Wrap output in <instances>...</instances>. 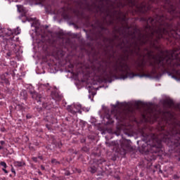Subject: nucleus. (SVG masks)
Returning a JSON list of instances; mask_svg holds the SVG:
<instances>
[{
	"label": "nucleus",
	"mask_w": 180,
	"mask_h": 180,
	"mask_svg": "<svg viewBox=\"0 0 180 180\" xmlns=\"http://www.w3.org/2000/svg\"><path fill=\"white\" fill-rule=\"evenodd\" d=\"M172 18L155 14V17H143L145 34L137 30L124 34V54L115 62L102 60L95 67L98 77L112 82L120 75L127 78H160L158 71L180 67V8L164 5Z\"/></svg>",
	"instance_id": "nucleus-1"
},
{
	"label": "nucleus",
	"mask_w": 180,
	"mask_h": 180,
	"mask_svg": "<svg viewBox=\"0 0 180 180\" xmlns=\"http://www.w3.org/2000/svg\"><path fill=\"white\" fill-rule=\"evenodd\" d=\"M152 4H159L160 0H148ZM128 6L136 9L142 13H147L151 11V5L147 3L139 4L137 0H84V9L93 13H99L101 16V21L98 20V26L101 30L100 37H103L102 32L108 31L105 26L115 25V20H123L126 22V15L120 11L122 8Z\"/></svg>",
	"instance_id": "nucleus-2"
},
{
	"label": "nucleus",
	"mask_w": 180,
	"mask_h": 180,
	"mask_svg": "<svg viewBox=\"0 0 180 180\" xmlns=\"http://www.w3.org/2000/svg\"><path fill=\"white\" fill-rule=\"evenodd\" d=\"M143 137L142 141L145 143V145L143 143L142 147L150 146L151 153H155V154L161 151L162 141L167 142L172 148L180 147V130L172 129L170 131H165L162 128V131L160 132V134H151L148 135L143 134Z\"/></svg>",
	"instance_id": "nucleus-3"
},
{
	"label": "nucleus",
	"mask_w": 180,
	"mask_h": 180,
	"mask_svg": "<svg viewBox=\"0 0 180 180\" xmlns=\"http://www.w3.org/2000/svg\"><path fill=\"white\" fill-rule=\"evenodd\" d=\"M119 101H117L116 104L111 105V115L107 114L104 119H107V124H112L113 123V119H115L116 120H119L121 122V120H124V119L126 118L124 117V114H123V112L120 110H117V108H119Z\"/></svg>",
	"instance_id": "nucleus-4"
},
{
	"label": "nucleus",
	"mask_w": 180,
	"mask_h": 180,
	"mask_svg": "<svg viewBox=\"0 0 180 180\" xmlns=\"http://www.w3.org/2000/svg\"><path fill=\"white\" fill-rule=\"evenodd\" d=\"M19 40V37H13V38H9L7 39V44H6V49L10 50L11 51H13L15 54H20L19 51H20V46L16 45L15 41H18Z\"/></svg>",
	"instance_id": "nucleus-5"
},
{
	"label": "nucleus",
	"mask_w": 180,
	"mask_h": 180,
	"mask_svg": "<svg viewBox=\"0 0 180 180\" xmlns=\"http://www.w3.org/2000/svg\"><path fill=\"white\" fill-rule=\"evenodd\" d=\"M130 140L122 139L120 141L121 148L120 150L121 155H126L129 151L133 150L131 145L130 144Z\"/></svg>",
	"instance_id": "nucleus-6"
},
{
	"label": "nucleus",
	"mask_w": 180,
	"mask_h": 180,
	"mask_svg": "<svg viewBox=\"0 0 180 180\" xmlns=\"http://www.w3.org/2000/svg\"><path fill=\"white\" fill-rule=\"evenodd\" d=\"M30 93L31 94L32 99H34L37 102H42V108L47 109V110L51 109V105H49V103H46L43 101L44 98L41 97V94H39V93L36 91H30Z\"/></svg>",
	"instance_id": "nucleus-7"
},
{
	"label": "nucleus",
	"mask_w": 180,
	"mask_h": 180,
	"mask_svg": "<svg viewBox=\"0 0 180 180\" xmlns=\"http://www.w3.org/2000/svg\"><path fill=\"white\" fill-rule=\"evenodd\" d=\"M4 38L6 39V42L7 43L8 39H13V37H15V36H18V34H20V30L19 27H17L15 30L11 29H4Z\"/></svg>",
	"instance_id": "nucleus-8"
},
{
	"label": "nucleus",
	"mask_w": 180,
	"mask_h": 180,
	"mask_svg": "<svg viewBox=\"0 0 180 180\" xmlns=\"http://www.w3.org/2000/svg\"><path fill=\"white\" fill-rule=\"evenodd\" d=\"M88 171L89 172H91V174H96V172L98 171V166L96 165L93 161H90Z\"/></svg>",
	"instance_id": "nucleus-9"
},
{
	"label": "nucleus",
	"mask_w": 180,
	"mask_h": 180,
	"mask_svg": "<svg viewBox=\"0 0 180 180\" xmlns=\"http://www.w3.org/2000/svg\"><path fill=\"white\" fill-rule=\"evenodd\" d=\"M163 103L164 105H167L169 108L174 106V101L172 100H165Z\"/></svg>",
	"instance_id": "nucleus-10"
},
{
	"label": "nucleus",
	"mask_w": 180,
	"mask_h": 180,
	"mask_svg": "<svg viewBox=\"0 0 180 180\" xmlns=\"http://www.w3.org/2000/svg\"><path fill=\"white\" fill-rule=\"evenodd\" d=\"M93 162L95 163V165L98 167V165H101V164H103L105 162V159L101 158L99 160H94Z\"/></svg>",
	"instance_id": "nucleus-11"
},
{
	"label": "nucleus",
	"mask_w": 180,
	"mask_h": 180,
	"mask_svg": "<svg viewBox=\"0 0 180 180\" xmlns=\"http://www.w3.org/2000/svg\"><path fill=\"white\" fill-rule=\"evenodd\" d=\"M74 108L75 109L77 110L76 112L80 113V114L82 113V111L81 110V109H82V105L81 104H78V103L75 104Z\"/></svg>",
	"instance_id": "nucleus-12"
},
{
	"label": "nucleus",
	"mask_w": 180,
	"mask_h": 180,
	"mask_svg": "<svg viewBox=\"0 0 180 180\" xmlns=\"http://www.w3.org/2000/svg\"><path fill=\"white\" fill-rule=\"evenodd\" d=\"M23 165H25V162H14V167H16L17 168H20L22 167H23Z\"/></svg>",
	"instance_id": "nucleus-13"
},
{
	"label": "nucleus",
	"mask_w": 180,
	"mask_h": 180,
	"mask_svg": "<svg viewBox=\"0 0 180 180\" xmlns=\"http://www.w3.org/2000/svg\"><path fill=\"white\" fill-rule=\"evenodd\" d=\"M50 84H40L39 88H41V89H46L47 91H49L50 89L49 86Z\"/></svg>",
	"instance_id": "nucleus-14"
},
{
	"label": "nucleus",
	"mask_w": 180,
	"mask_h": 180,
	"mask_svg": "<svg viewBox=\"0 0 180 180\" xmlns=\"http://www.w3.org/2000/svg\"><path fill=\"white\" fill-rule=\"evenodd\" d=\"M20 95L21 96H23L24 99H26V98H27V92L26 91V90H22L20 92Z\"/></svg>",
	"instance_id": "nucleus-15"
},
{
	"label": "nucleus",
	"mask_w": 180,
	"mask_h": 180,
	"mask_svg": "<svg viewBox=\"0 0 180 180\" xmlns=\"http://www.w3.org/2000/svg\"><path fill=\"white\" fill-rule=\"evenodd\" d=\"M5 28H0V37H3V39H5V31H4Z\"/></svg>",
	"instance_id": "nucleus-16"
},
{
	"label": "nucleus",
	"mask_w": 180,
	"mask_h": 180,
	"mask_svg": "<svg viewBox=\"0 0 180 180\" xmlns=\"http://www.w3.org/2000/svg\"><path fill=\"white\" fill-rule=\"evenodd\" d=\"M18 109H20V110H25V109H26V107H25L24 103H21L18 105Z\"/></svg>",
	"instance_id": "nucleus-17"
},
{
	"label": "nucleus",
	"mask_w": 180,
	"mask_h": 180,
	"mask_svg": "<svg viewBox=\"0 0 180 180\" xmlns=\"http://www.w3.org/2000/svg\"><path fill=\"white\" fill-rule=\"evenodd\" d=\"M51 162H52V164H53L54 165H60V162L57 161V160H56V159H52V160H51Z\"/></svg>",
	"instance_id": "nucleus-18"
},
{
	"label": "nucleus",
	"mask_w": 180,
	"mask_h": 180,
	"mask_svg": "<svg viewBox=\"0 0 180 180\" xmlns=\"http://www.w3.org/2000/svg\"><path fill=\"white\" fill-rule=\"evenodd\" d=\"M57 54H59L60 57H64V51H63V50L59 49L58 51Z\"/></svg>",
	"instance_id": "nucleus-19"
},
{
	"label": "nucleus",
	"mask_w": 180,
	"mask_h": 180,
	"mask_svg": "<svg viewBox=\"0 0 180 180\" xmlns=\"http://www.w3.org/2000/svg\"><path fill=\"white\" fill-rule=\"evenodd\" d=\"M0 165H1V167H4V168H8V165H6V163L5 162H1Z\"/></svg>",
	"instance_id": "nucleus-20"
},
{
	"label": "nucleus",
	"mask_w": 180,
	"mask_h": 180,
	"mask_svg": "<svg viewBox=\"0 0 180 180\" xmlns=\"http://www.w3.org/2000/svg\"><path fill=\"white\" fill-rule=\"evenodd\" d=\"M0 78L1 79V81H4L5 79H6V75H5V74H3L0 76Z\"/></svg>",
	"instance_id": "nucleus-21"
},
{
	"label": "nucleus",
	"mask_w": 180,
	"mask_h": 180,
	"mask_svg": "<svg viewBox=\"0 0 180 180\" xmlns=\"http://www.w3.org/2000/svg\"><path fill=\"white\" fill-rule=\"evenodd\" d=\"M83 112H89V108H86V107H82L81 108Z\"/></svg>",
	"instance_id": "nucleus-22"
},
{
	"label": "nucleus",
	"mask_w": 180,
	"mask_h": 180,
	"mask_svg": "<svg viewBox=\"0 0 180 180\" xmlns=\"http://www.w3.org/2000/svg\"><path fill=\"white\" fill-rule=\"evenodd\" d=\"M3 81L6 83V86H9V85H11V84H9V80L8 79V78H7V79H5L3 80Z\"/></svg>",
	"instance_id": "nucleus-23"
},
{
	"label": "nucleus",
	"mask_w": 180,
	"mask_h": 180,
	"mask_svg": "<svg viewBox=\"0 0 180 180\" xmlns=\"http://www.w3.org/2000/svg\"><path fill=\"white\" fill-rule=\"evenodd\" d=\"M56 147L58 148H61V147H63V143L61 142H58L56 143Z\"/></svg>",
	"instance_id": "nucleus-24"
},
{
	"label": "nucleus",
	"mask_w": 180,
	"mask_h": 180,
	"mask_svg": "<svg viewBox=\"0 0 180 180\" xmlns=\"http://www.w3.org/2000/svg\"><path fill=\"white\" fill-rule=\"evenodd\" d=\"M6 56H8V57H11V56H12V51L8 50V52L6 53Z\"/></svg>",
	"instance_id": "nucleus-25"
},
{
	"label": "nucleus",
	"mask_w": 180,
	"mask_h": 180,
	"mask_svg": "<svg viewBox=\"0 0 180 180\" xmlns=\"http://www.w3.org/2000/svg\"><path fill=\"white\" fill-rule=\"evenodd\" d=\"M173 178H174V179H179L180 176L179 175H177V174H174L173 176Z\"/></svg>",
	"instance_id": "nucleus-26"
},
{
	"label": "nucleus",
	"mask_w": 180,
	"mask_h": 180,
	"mask_svg": "<svg viewBox=\"0 0 180 180\" xmlns=\"http://www.w3.org/2000/svg\"><path fill=\"white\" fill-rule=\"evenodd\" d=\"M35 27H38V26H40V22L39 21L35 22Z\"/></svg>",
	"instance_id": "nucleus-27"
},
{
	"label": "nucleus",
	"mask_w": 180,
	"mask_h": 180,
	"mask_svg": "<svg viewBox=\"0 0 180 180\" xmlns=\"http://www.w3.org/2000/svg\"><path fill=\"white\" fill-rule=\"evenodd\" d=\"M103 39H104V40L109 41V43L112 44V40H111V39H108V38H106V37H103Z\"/></svg>",
	"instance_id": "nucleus-28"
},
{
	"label": "nucleus",
	"mask_w": 180,
	"mask_h": 180,
	"mask_svg": "<svg viewBox=\"0 0 180 180\" xmlns=\"http://www.w3.org/2000/svg\"><path fill=\"white\" fill-rule=\"evenodd\" d=\"M26 117H27V119H32V115L27 114V115H26Z\"/></svg>",
	"instance_id": "nucleus-29"
},
{
	"label": "nucleus",
	"mask_w": 180,
	"mask_h": 180,
	"mask_svg": "<svg viewBox=\"0 0 180 180\" xmlns=\"http://www.w3.org/2000/svg\"><path fill=\"white\" fill-rule=\"evenodd\" d=\"M46 127L48 129V130H51V127L50 125L46 124Z\"/></svg>",
	"instance_id": "nucleus-30"
},
{
	"label": "nucleus",
	"mask_w": 180,
	"mask_h": 180,
	"mask_svg": "<svg viewBox=\"0 0 180 180\" xmlns=\"http://www.w3.org/2000/svg\"><path fill=\"white\" fill-rule=\"evenodd\" d=\"M11 172H13L14 175H16V172L13 167L11 168Z\"/></svg>",
	"instance_id": "nucleus-31"
},
{
	"label": "nucleus",
	"mask_w": 180,
	"mask_h": 180,
	"mask_svg": "<svg viewBox=\"0 0 180 180\" xmlns=\"http://www.w3.org/2000/svg\"><path fill=\"white\" fill-rule=\"evenodd\" d=\"M32 161H34V162H37V158H32Z\"/></svg>",
	"instance_id": "nucleus-32"
},
{
	"label": "nucleus",
	"mask_w": 180,
	"mask_h": 180,
	"mask_svg": "<svg viewBox=\"0 0 180 180\" xmlns=\"http://www.w3.org/2000/svg\"><path fill=\"white\" fill-rule=\"evenodd\" d=\"M2 171H4V172H5V174H8V170H6L5 168H3Z\"/></svg>",
	"instance_id": "nucleus-33"
},
{
	"label": "nucleus",
	"mask_w": 180,
	"mask_h": 180,
	"mask_svg": "<svg viewBox=\"0 0 180 180\" xmlns=\"http://www.w3.org/2000/svg\"><path fill=\"white\" fill-rule=\"evenodd\" d=\"M65 175H67V176H70V175H71V173H70V172H65Z\"/></svg>",
	"instance_id": "nucleus-34"
},
{
	"label": "nucleus",
	"mask_w": 180,
	"mask_h": 180,
	"mask_svg": "<svg viewBox=\"0 0 180 180\" xmlns=\"http://www.w3.org/2000/svg\"><path fill=\"white\" fill-rule=\"evenodd\" d=\"M11 74L13 77H15V70H13L12 72H11Z\"/></svg>",
	"instance_id": "nucleus-35"
},
{
	"label": "nucleus",
	"mask_w": 180,
	"mask_h": 180,
	"mask_svg": "<svg viewBox=\"0 0 180 180\" xmlns=\"http://www.w3.org/2000/svg\"><path fill=\"white\" fill-rule=\"evenodd\" d=\"M0 144H1V146H4V144H5V142L4 141H1Z\"/></svg>",
	"instance_id": "nucleus-36"
},
{
	"label": "nucleus",
	"mask_w": 180,
	"mask_h": 180,
	"mask_svg": "<svg viewBox=\"0 0 180 180\" xmlns=\"http://www.w3.org/2000/svg\"><path fill=\"white\" fill-rule=\"evenodd\" d=\"M41 169H42L43 171H44V169H46V168L44 167V166L41 165Z\"/></svg>",
	"instance_id": "nucleus-37"
},
{
	"label": "nucleus",
	"mask_w": 180,
	"mask_h": 180,
	"mask_svg": "<svg viewBox=\"0 0 180 180\" xmlns=\"http://www.w3.org/2000/svg\"><path fill=\"white\" fill-rule=\"evenodd\" d=\"M38 158H39V160H43V156H38Z\"/></svg>",
	"instance_id": "nucleus-38"
},
{
	"label": "nucleus",
	"mask_w": 180,
	"mask_h": 180,
	"mask_svg": "<svg viewBox=\"0 0 180 180\" xmlns=\"http://www.w3.org/2000/svg\"><path fill=\"white\" fill-rule=\"evenodd\" d=\"M4 74H5L6 77H8V75H9V73L8 72H5Z\"/></svg>",
	"instance_id": "nucleus-39"
},
{
	"label": "nucleus",
	"mask_w": 180,
	"mask_h": 180,
	"mask_svg": "<svg viewBox=\"0 0 180 180\" xmlns=\"http://www.w3.org/2000/svg\"><path fill=\"white\" fill-rule=\"evenodd\" d=\"M114 30H115V32H120V30H116V28H115Z\"/></svg>",
	"instance_id": "nucleus-40"
},
{
	"label": "nucleus",
	"mask_w": 180,
	"mask_h": 180,
	"mask_svg": "<svg viewBox=\"0 0 180 180\" xmlns=\"http://www.w3.org/2000/svg\"><path fill=\"white\" fill-rule=\"evenodd\" d=\"M172 78H174V79H176V77L175 75H172Z\"/></svg>",
	"instance_id": "nucleus-41"
},
{
	"label": "nucleus",
	"mask_w": 180,
	"mask_h": 180,
	"mask_svg": "<svg viewBox=\"0 0 180 180\" xmlns=\"http://www.w3.org/2000/svg\"><path fill=\"white\" fill-rule=\"evenodd\" d=\"M92 98V96L91 94L89 95V98L91 99Z\"/></svg>",
	"instance_id": "nucleus-42"
},
{
	"label": "nucleus",
	"mask_w": 180,
	"mask_h": 180,
	"mask_svg": "<svg viewBox=\"0 0 180 180\" xmlns=\"http://www.w3.org/2000/svg\"><path fill=\"white\" fill-rule=\"evenodd\" d=\"M60 99H61V96H58V98H57L58 101H60Z\"/></svg>",
	"instance_id": "nucleus-43"
},
{
	"label": "nucleus",
	"mask_w": 180,
	"mask_h": 180,
	"mask_svg": "<svg viewBox=\"0 0 180 180\" xmlns=\"http://www.w3.org/2000/svg\"><path fill=\"white\" fill-rule=\"evenodd\" d=\"M0 150H4V147L0 146Z\"/></svg>",
	"instance_id": "nucleus-44"
},
{
	"label": "nucleus",
	"mask_w": 180,
	"mask_h": 180,
	"mask_svg": "<svg viewBox=\"0 0 180 180\" xmlns=\"http://www.w3.org/2000/svg\"><path fill=\"white\" fill-rule=\"evenodd\" d=\"M140 103H141V102H140V101H138V102L136 103V105H140Z\"/></svg>",
	"instance_id": "nucleus-45"
},
{
	"label": "nucleus",
	"mask_w": 180,
	"mask_h": 180,
	"mask_svg": "<svg viewBox=\"0 0 180 180\" xmlns=\"http://www.w3.org/2000/svg\"><path fill=\"white\" fill-rule=\"evenodd\" d=\"M91 95H93V96H95V93L91 92Z\"/></svg>",
	"instance_id": "nucleus-46"
},
{
	"label": "nucleus",
	"mask_w": 180,
	"mask_h": 180,
	"mask_svg": "<svg viewBox=\"0 0 180 180\" xmlns=\"http://www.w3.org/2000/svg\"><path fill=\"white\" fill-rule=\"evenodd\" d=\"M139 143H141V141H138L137 143L139 144Z\"/></svg>",
	"instance_id": "nucleus-47"
},
{
	"label": "nucleus",
	"mask_w": 180,
	"mask_h": 180,
	"mask_svg": "<svg viewBox=\"0 0 180 180\" xmlns=\"http://www.w3.org/2000/svg\"><path fill=\"white\" fill-rule=\"evenodd\" d=\"M39 175H41V172H39Z\"/></svg>",
	"instance_id": "nucleus-48"
},
{
	"label": "nucleus",
	"mask_w": 180,
	"mask_h": 180,
	"mask_svg": "<svg viewBox=\"0 0 180 180\" xmlns=\"http://www.w3.org/2000/svg\"><path fill=\"white\" fill-rule=\"evenodd\" d=\"M17 8H18V9H19V5H17Z\"/></svg>",
	"instance_id": "nucleus-49"
},
{
	"label": "nucleus",
	"mask_w": 180,
	"mask_h": 180,
	"mask_svg": "<svg viewBox=\"0 0 180 180\" xmlns=\"http://www.w3.org/2000/svg\"><path fill=\"white\" fill-rule=\"evenodd\" d=\"M115 39H117V35H115Z\"/></svg>",
	"instance_id": "nucleus-50"
},
{
	"label": "nucleus",
	"mask_w": 180,
	"mask_h": 180,
	"mask_svg": "<svg viewBox=\"0 0 180 180\" xmlns=\"http://www.w3.org/2000/svg\"><path fill=\"white\" fill-rule=\"evenodd\" d=\"M89 94H91V90H89Z\"/></svg>",
	"instance_id": "nucleus-51"
},
{
	"label": "nucleus",
	"mask_w": 180,
	"mask_h": 180,
	"mask_svg": "<svg viewBox=\"0 0 180 180\" xmlns=\"http://www.w3.org/2000/svg\"><path fill=\"white\" fill-rule=\"evenodd\" d=\"M34 180H39V179H34Z\"/></svg>",
	"instance_id": "nucleus-52"
},
{
	"label": "nucleus",
	"mask_w": 180,
	"mask_h": 180,
	"mask_svg": "<svg viewBox=\"0 0 180 180\" xmlns=\"http://www.w3.org/2000/svg\"><path fill=\"white\" fill-rule=\"evenodd\" d=\"M112 48L113 47V45L111 44Z\"/></svg>",
	"instance_id": "nucleus-53"
},
{
	"label": "nucleus",
	"mask_w": 180,
	"mask_h": 180,
	"mask_svg": "<svg viewBox=\"0 0 180 180\" xmlns=\"http://www.w3.org/2000/svg\"><path fill=\"white\" fill-rule=\"evenodd\" d=\"M179 161H180V159H179Z\"/></svg>",
	"instance_id": "nucleus-54"
}]
</instances>
